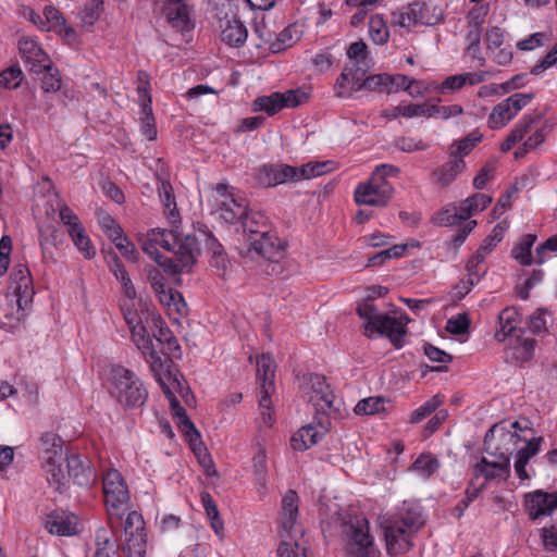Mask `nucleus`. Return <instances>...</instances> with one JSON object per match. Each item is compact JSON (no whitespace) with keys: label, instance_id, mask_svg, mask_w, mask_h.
Segmentation results:
<instances>
[{"label":"nucleus","instance_id":"9","mask_svg":"<svg viewBox=\"0 0 557 557\" xmlns=\"http://www.w3.org/2000/svg\"><path fill=\"white\" fill-rule=\"evenodd\" d=\"M257 376L261 381L259 408L261 420L265 426L273 424L270 413L271 398L270 393L274 389V362L270 356L262 355L257 361Z\"/></svg>","mask_w":557,"mask_h":557},{"label":"nucleus","instance_id":"37","mask_svg":"<svg viewBox=\"0 0 557 557\" xmlns=\"http://www.w3.org/2000/svg\"><path fill=\"white\" fill-rule=\"evenodd\" d=\"M483 138V135L474 131L470 134H468L466 137H463L460 140L454 141L449 148V156L450 158H463L465 156L469 154L471 150L475 147L478 143H480Z\"/></svg>","mask_w":557,"mask_h":557},{"label":"nucleus","instance_id":"64","mask_svg":"<svg viewBox=\"0 0 557 557\" xmlns=\"http://www.w3.org/2000/svg\"><path fill=\"white\" fill-rule=\"evenodd\" d=\"M470 320L467 313H460L448 319L446 330L454 335H462L468 332Z\"/></svg>","mask_w":557,"mask_h":557},{"label":"nucleus","instance_id":"17","mask_svg":"<svg viewBox=\"0 0 557 557\" xmlns=\"http://www.w3.org/2000/svg\"><path fill=\"white\" fill-rule=\"evenodd\" d=\"M221 40L231 47H242L248 38L244 23L235 15L225 14L220 20Z\"/></svg>","mask_w":557,"mask_h":557},{"label":"nucleus","instance_id":"55","mask_svg":"<svg viewBox=\"0 0 557 557\" xmlns=\"http://www.w3.org/2000/svg\"><path fill=\"white\" fill-rule=\"evenodd\" d=\"M44 77L41 79V89L44 92H57L60 90L62 79L60 72L57 67L49 63V69L44 70Z\"/></svg>","mask_w":557,"mask_h":557},{"label":"nucleus","instance_id":"39","mask_svg":"<svg viewBox=\"0 0 557 557\" xmlns=\"http://www.w3.org/2000/svg\"><path fill=\"white\" fill-rule=\"evenodd\" d=\"M431 221L437 226H455L467 220L463 218L460 207L457 209L455 206H449L436 212Z\"/></svg>","mask_w":557,"mask_h":557},{"label":"nucleus","instance_id":"38","mask_svg":"<svg viewBox=\"0 0 557 557\" xmlns=\"http://www.w3.org/2000/svg\"><path fill=\"white\" fill-rule=\"evenodd\" d=\"M418 25H436L443 20V11L437 7H431L426 3L414 2Z\"/></svg>","mask_w":557,"mask_h":557},{"label":"nucleus","instance_id":"14","mask_svg":"<svg viewBox=\"0 0 557 557\" xmlns=\"http://www.w3.org/2000/svg\"><path fill=\"white\" fill-rule=\"evenodd\" d=\"M255 251L271 262H278L284 257V244L271 230L259 237H248Z\"/></svg>","mask_w":557,"mask_h":557},{"label":"nucleus","instance_id":"60","mask_svg":"<svg viewBox=\"0 0 557 557\" xmlns=\"http://www.w3.org/2000/svg\"><path fill=\"white\" fill-rule=\"evenodd\" d=\"M542 119V113L524 115L510 133L517 136L518 140L521 141Z\"/></svg>","mask_w":557,"mask_h":557},{"label":"nucleus","instance_id":"6","mask_svg":"<svg viewBox=\"0 0 557 557\" xmlns=\"http://www.w3.org/2000/svg\"><path fill=\"white\" fill-rule=\"evenodd\" d=\"M522 435L508 430L505 422L494 424L484 436L485 451L495 458L510 462V456L518 448Z\"/></svg>","mask_w":557,"mask_h":557},{"label":"nucleus","instance_id":"22","mask_svg":"<svg viewBox=\"0 0 557 557\" xmlns=\"http://www.w3.org/2000/svg\"><path fill=\"white\" fill-rule=\"evenodd\" d=\"M77 517L73 513L54 510L47 515L45 527L51 534L71 536L77 533Z\"/></svg>","mask_w":557,"mask_h":557},{"label":"nucleus","instance_id":"44","mask_svg":"<svg viewBox=\"0 0 557 557\" xmlns=\"http://www.w3.org/2000/svg\"><path fill=\"white\" fill-rule=\"evenodd\" d=\"M492 202V198L485 194H474L460 205L463 218L468 220L472 214L484 210Z\"/></svg>","mask_w":557,"mask_h":557},{"label":"nucleus","instance_id":"42","mask_svg":"<svg viewBox=\"0 0 557 557\" xmlns=\"http://www.w3.org/2000/svg\"><path fill=\"white\" fill-rule=\"evenodd\" d=\"M392 24L394 27L410 29L418 26L417 13L413 3L404 7L392 13Z\"/></svg>","mask_w":557,"mask_h":557},{"label":"nucleus","instance_id":"3","mask_svg":"<svg viewBox=\"0 0 557 557\" xmlns=\"http://www.w3.org/2000/svg\"><path fill=\"white\" fill-rule=\"evenodd\" d=\"M161 248L173 252L172 258L162 256L158 263L170 274L188 272L195 264L199 252L197 240L194 236L182 237L175 230H164Z\"/></svg>","mask_w":557,"mask_h":557},{"label":"nucleus","instance_id":"11","mask_svg":"<svg viewBox=\"0 0 557 557\" xmlns=\"http://www.w3.org/2000/svg\"><path fill=\"white\" fill-rule=\"evenodd\" d=\"M305 384L309 401L312 403L318 412L326 413L327 410L332 409L335 396L323 375L309 374Z\"/></svg>","mask_w":557,"mask_h":557},{"label":"nucleus","instance_id":"2","mask_svg":"<svg viewBox=\"0 0 557 557\" xmlns=\"http://www.w3.org/2000/svg\"><path fill=\"white\" fill-rule=\"evenodd\" d=\"M357 314L364 320V335L371 338L377 333L389 339L395 348L404 346V337L407 334L409 319L400 311L381 313L372 300L367 299L357 306Z\"/></svg>","mask_w":557,"mask_h":557},{"label":"nucleus","instance_id":"59","mask_svg":"<svg viewBox=\"0 0 557 557\" xmlns=\"http://www.w3.org/2000/svg\"><path fill=\"white\" fill-rule=\"evenodd\" d=\"M140 122L143 135L149 140H154L157 138V128L150 104L143 103Z\"/></svg>","mask_w":557,"mask_h":557},{"label":"nucleus","instance_id":"45","mask_svg":"<svg viewBox=\"0 0 557 557\" xmlns=\"http://www.w3.org/2000/svg\"><path fill=\"white\" fill-rule=\"evenodd\" d=\"M281 92H272L269 96H261L253 101V111H262L269 115H274L283 109Z\"/></svg>","mask_w":557,"mask_h":557},{"label":"nucleus","instance_id":"10","mask_svg":"<svg viewBox=\"0 0 557 557\" xmlns=\"http://www.w3.org/2000/svg\"><path fill=\"white\" fill-rule=\"evenodd\" d=\"M394 193L393 186L387 181L371 175L368 182L361 183L355 190V201L358 205L384 207Z\"/></svg>","mask_w":557,"mask_h":557},{"label":"nucleus","instance_id":"16","mask_svg":"<svg viewBox=\"0 0 557 557\" xmlns=\"http://www.w3.org/2000/svg\"><path fill=\"white\" fill-rule=\"evenodd\" d=\"M166 22L176 30L184 33L193 29L188 5L184 0H166L163 5Z\"/></svg>","mask_w":557,"mask_h":557},{"label":"nucleus","instance_id":"19","mask_svg":"<svg viewBox=\"0 0 557 557\" xmlns=\"http://www.w3.org/2000/svg\"><path fill=\"white\" fill-rule=\"evenodd\" d=\"M298 517V495L295 491L289 490L286 492L282 499V512H281V533L290 534H302V530L297 525Z\"/></svg>","mask_w":557,"mask_h":557},{"label":"nucleus","instance_id":"52","mask_svg":"<svg viewBox=\"0 0 557 557\" xmlns=\"http://www.w3.org/2000/svg\"><path fill=\"white\" fill-rule=\"evenodd\" d=\"M481 27H475L469 25V29L466 36L467 39V51L470 53V55L473 59L479 60L480 65L483 66L485 64V59L481 57L480 54V44H481V34H482Z\"/></svg>","mask_w":557,"mask_h":557},{"label":"nucleus","instance_id":"5","mask_svg":"<svg viewBox=\"0 0 557 557\" xmlns=\"http://www.w3.org/2000/svg\"><path fill=\"white\" fill-rule=\"evenodd\" d=\"M112 373L113 397L125 408L141 407L148 396L141 380L133 371L123 367L114 368Z\"/></svg>","mask_w":557,"mask_h":557},{"label":"nucleus","instance_id":"15","mask_svg":"<svg viewBox=\"0 0 557 557\" xmlns=\"http://www.w3.org/2000/svg\"><path fill=\"white\" fill-rule=\"evenodd\" d=\"M256 180L264 187L276 186L288 181L298 182L296 168L287 164L263 165L258 170Z\"/></svg>","mask_w":557,"mask_h":557},{"label":"nucleus","instance_id":"32","mask_svg":"<svg viewBox=\"0 0 557 557\" xmlns=\"http://www.w3.org/2000/svg\"><path fill=\"white\" fill-rule=\"evenodd\" d=\"M244 232L249 237H259L261 234L270 231L268 218L260 211L247 212L242 221Z\"/></svg>","mask_w":557,"mask_h":557},{"label":"nucleus","instance_id":"4","mask_svg":"<svg viewBox=\"0 0 557 557\" xmlns=\"http://www.w3.org/2000/svg\"><path fill=\"white\" fill-rule=\"evenodd\" d=\"M102 487L109 523L113 524V519L121 520L131 508L129 491L124 478L115 469L104 471Z\"/></svg>","mask_w":557,"mask_h":557},{"label":"nucleus","instance_id":"18","mask_svg":"<svg viewBox=\"0 0 557 557\" xmlns=\"http://www.w3.org/2000/svg\"><path fill=\"white\" fill-rule=\"evenodd\" d=\"M472 474L474 479L484 478L482 484L485 485L488 481L507 480L510 475V462L500 458L491 461L486 457H482L473 467Z\"/></svg>","mask_w":557,"mask_h":557},{"label":"nucleus","instance_id":"25","mask_svg":"<svg viewBox=\"0 0 557 557\" xmlns=\"http://www.w3.org/2000/svg\"><path fill=\"white\" fill-rule=\"evenodd\" d=\"M535 339L516 335L510 338L506 349V360L509 362H527L534 356Z\"/></svg>","mask_w":557,"mask_h":557},{"label":"nucleus","instance_id":"40","mask_svg":"<svg viewBox=\"0 0 557 557\" xmlns=\"http://www.w3.org/2000/svg\"><path fill=\"white\" fill-rule=\"evenodd\" d=\"M72 242L76 248L83 253L86 259H92L96 256L95 247L86 234V231L82 225H76L71 232H69Z\"/></svg>","mask_w":557,"mask_h":557},{"label":"nucleus","instance_id":"51","mask_svg":"<svg viewBox=\"0 0 557 557\" xmlns=\"http://www.w3.org/2000/svg\"><path fill=\"white\" fill-rule=\"evenodd\" d=\"M102 5V0H89L79 12L82 24L91 27L100 17Z\"/></svg>","mask_w":557,"mask_h":557},{"label":"nucleus","instance_id":"7","mask_svg":"<svg viewBox=\"0 0 557 557\" xmlns=\"http://www.w3.org/2000/svg\"><path fill=\"white\" fill-rule=\"evenodd\" d=\"M122 541V549L126 557L145 556L147 548L145 521L138 511L128 512L123 524Z\"/></svg>","mask_w":557,"mask_h":557},{"label":"nucleus","instance_id":"24","mask_svg":"<svg viewBox=\"0 0 557 557\" xmlns=\"http://www.w3.org/2000/svg\"><path fill=\"white\" fill-rule=\"evenodd\" d=\"M146 361L149 363L150 371L154 379L160 384L162 391L165 387L182 386L180 379L171 372L170 369H165V363L161 356L153 349V346L147 350V356H144Z\"/></svg>","mask_w":557,"mask_h":557},{"label":"nucleus","instance_id":"53","mask_svg":"<svg viewBox=\"0 0 557 557\" xmlns=\"http://www.w3.org/2000/svg\"><path fill=\"white\" fill-rule=\"evenodd\" d=\"M356 414H376L385 411V399L383 397H368L358 401L354 409Z\"/></svg>","mask_w":557,"mask_h":557},{"label":"nucleus","instance_id":"33","mask_svg":"<svg viewBox=\"0 0 557 557\" xmlns=\"http://www.w3.org/2000/svg\"><path fill=\"white\" fill-rule=\"evenodd\" d=\"M517 114L511 108L509 101L504 99L495 106L488 115L487 124L492 129L505 127Z\"/></svg>","mask_w":557,"mask_h":557},{"label":"nucleus","instance_id":"28","mask_svg":"<svg viewBox=\"0 0 557 557\" xmlns=\"http://www.w3.org/2000/svg\"><path fill=\"white\" fill-rule=\"evenodd\" d=\"M519 312L513 307H507L498 314V329L495 332V339L504 342L510 337L517 330L519 324Z\"/></svg>","mask_w":557,"mask_h":557},{"label":"nucleus","instance_id":"43","mask_svg":"<svg viewBox=\"0 0 557 557\" xmlns=\"http://www.w3.org/2000/svg\"><path fill=\"white\" fill-rule=\"evenodd\" d=\"M443 396L438 394L432 396L429 400H426L424 404H422L419 408H417L410 413L408 422L410 424L420 423L426 417L435 412L438 409V407L443 404Z\"/></svg>","mask_w":557,"mask_h":557},{"label":"nucleus","instance_id":"63","mask_svg":"<svg viewBox=\"0 0 557 557\" xmlns=\"http://www.w3.org/2000/svg\"><path fill=\"white\" fill-rule=\"evenodd\" d=\"M112 240L123 257L132 262H136L138 260V251L136 250L135 245L129 242L123 233L119 235V238H112Z\"/></svg>","mask_w":557,"mask_h":557},{"label":"nucleus","instance_id":"21","mask_svg":"<svg viewBox=\"0 0 557 557\" xmlns=\"http://www.w3.org/2000/svg\"><path fill=\"white\" fill-rule=\"evenodd\" d=\"M11 280L17 306L20 309L24 310L33 295L30 288L32 277L28 268L24 264L16 265L11 274Z\"/></svg>","mask_w":557,"mask_h":557},{"label":"nucleus","instance_id":"61","mask_svg":"<svg viewBox=\"0 0 557 557\" xmlns=\"http://www.w3.org/2000/svg\"><path fill=\"white\" fill-rule=\"evenodd\" d=\"M97 220L101 228L106 232L109 238H119L123 230L115 222V220L108 213L101 211L97 213Z\"/></svg>","mask_w":557,"mask_h":557},{"label":"nucleus","instance_id":"29","mask_svg":"<svg viewBox=\"0 0 557 557\" xmlns=\"http://www.w3.org/2000/svg\"><path fill=\"white\" fill-rule=\"evenodd\" d=\"M466 168V163L461 158H451L450 161L435 169L432 173L435 183L440 187H446L451 184L458 174Z\"/></svg>","mask_w":557,"mask_h":557},{"label":"nucleus","instance_id":"30","mask_svg":"<svg viewBox=\"0 0 557 557\" xmlns=\"http://www.w3.org/2000/svg\"><path fill=\"white\" fill-rule=\"evenodd\" d=\"M156 296L159 301L166 307L170 314L177 315L176 319L187 313V305L180 292L165 287L156 294Z\"/></svg>","mask_w":557,"mask_h":557},{"label":"nucleus","instance_id":"36","mask_svg":"<svg viewBox=\"0 0 557 557\" xmlns=\"http://www.w3.org/2000/svg\"><path fill=\"white\" fill-rule=\"evenodd\" d=\"M165 228H152L141 242V249L157 263H161L162 255L158 251V247L162 245V237Z\"/></svg>","mask_w":557,"mask_h":557},{"label":"nucleus","instance_id":"8","mask_svg":"<svg viewBox=\"0 0 557 557\" xmlns=\"http://www.w3.org/2000/svg\"><path fill=\"white\" fill-rule=\"evenodd\" d=\"M347 553L351 557H380L381 552L375 546L369 533V523L366 519H357L346 527Z\"/></svg>","mask_w":557,"mask_h":557},{"label":"nucleus","instance_id":"49","mask_svg":"<svg viewBox=\"0 0 557 557\" xmlns=\"http://www.w3.org/2000/svg\"><path fill=\"white\" fill-rule=\"evenodd\" d=\"M129 331L132 334V341L141 351L143 356H147V350H149L153 345L152 341L146 330V326L139 321L135 325L129 326Z\"/></svg>","mask_w":557,"mask_h":557},{"label":"nucleus","instance_id":"20","mask_svg":"<svg viewBox=\"0 0 557 557\" xmlns=\"http://www.w3.org/2000/svg\"><path fill=\"white\" fill-rule=\"evenodd\" d=\"M527 508L532 520L549 516L557 508V492L535 491L527 496Z\"/></svg>","mask_w":557,"mask_h":557},{"label":"nucleus","instance_id":"31","mask_svg":"<svg viewBox=\"0 0 557 557\" xmlns=\"http://www.w3.org/2000/svg\"><path fill=\"white\" fill-rule=\"evenodd\" d=\"M65 460L66 458L64 456L61 460H58L57 458L42 460V467L46 471L48 483L57 492H62V488L65 485L66 475L63 470V462Z\"/></svg>","mask_w":557,"mask_h":557},{"label":"nucleus","instance_id":"13","mask_svg":"<svg viewBox=\"0 0 557 557\" xmlns=\"http://www.w3.org/2000/svg\"><path fill=\"white\" fill-rule=\"evenodd\" d=\"M330 426L331 422L327 417L318 418L317 425L311 423L302 426L293 435L292 447L300 451L308 449L330 430Z\"/></svg>","mask_w":557,"mask_h":557},{"label":"nucleus","instance_id":"47","mask_svg":"<svg viewBox=\"0 0 557 557\" xmlns=\"http://www.w3.org/2000/svg\"><path fill=\"white\" fill-rule=\"evenodd\" d=\"M535 239V235L527 234L512 248L511 255L520 264L530 265L532 263L531 248Z\"/></svg>","mask_w":557,"mask_h":557},{"label":"nucleus","instance_id":"41","mask_svg":"<svg viewBox=\"0 0 557 557\" xmlns=\"http://www.w3.org/2000/svg\"><path fill=\"white\" fill-rule=\"evenodd\" d=\"M200 496L206 513L210 519L212 529L214 530L216 535L222 537L224 525L223 521L220 518L215 502L208 492H202Z\"/></svg>","mask_w":557,"mask_h":557},{"label":"nucleus","instance_id":"23","mask_svg":"<svg viewBox=\"0 0 557 557\" xmlns=\"http://www.w3.org/2000/svg\"><path fill=\"white\" fill-rule=\"evenodd\" d=\"M542 442L543 437L541 436L528 437L527 435H522L521 443H523V446L518 445V448L516 449L517 459L515 462V471L520 480L524 481L530 479V475L525 470V466L529 460L540 451Z\"/></svg>","mask_w":557,"mask_h":557},{"label":"nucleus","instance_id":"26","mask_svg":"<svg viewBox=\"0 0 557 557\" xmlns=\"http://www.w3.org/2000/svg\"><path fill=\"white\" fill-rule=\"evenodd\" d=\"M216 210L220 213V218L227 223L242 222L247 213L245 200L235 197L221 199L216 205Z\"/></svg>","mask_w":557,"mask_h":557},{"label":"nucleus","instance_id":"1","mask_svg":"<svg viewBox=\"0 0 557 557\" xmlns=\"http://www.w3.org/2000/svg\"><path fill=\"white\" fill-rule=\"evenodd\" d=\"M424 523L421 507L407 502H404L395 512L381 517L380 525L387 553L398 555L408 552L413 546V535Z\"/></svg>","mask_w":557,"mask_h":557},{"label":"nucleus","instance_id":"27","mask_svg":"<svg viewBox=\"0 0 557 557\" xmlns=\"http://www.w3.org/2000/svg\"><path fill=\"white\" fill-rule=\"evenodd\" d=\"M67 474L74 483L79 486H90L96 480V474L91 468L85 466L78 456L66 458Z\"/></svg>","mask_w":557,"mask_h":557},{"label":"nucleus","instance_id":"57","mask_svg":"<svg viewBox=\"0 0 557 557\" xmlns=\"http://www.w3.org/2000/svg\"><path fill=\"white\" fill-rule=\"evenodd\" d=\"M438 468V460L431 455H420L411 465L410 469L419 472L422 476H431Z\"/></svg>","mask_w":557,"mask_h":557},{"label":"nucleus","instance_id":"50","mask_svg":"<svg viewBox=\"0 0 557 557\" xmlns=\"http://www.w3.org/2000/svg\"><path fill=\"white\" fill-rule=\"evenodd\" d=\"M158 191L164 206L165 213L169 215V218L175 219L177 216V211L171 184L166 181H161L158 186Z\"/></svg>","mask_w":557,"mask_h":557},{"label":"nucleus","instance_id":"54","mask_svg":"<svg viewBox=\"0 0 557 557\" xmlns=\"http://www.w3.org/2000/svg\"><path fill=\"white\" fill-rule=\"evenodd\" d=\"M23 79L24 74L18 65H12L0 73V86L5 89L20 87Z\"/></svg>","mask_w":557,"mask_h":557},{"label":"nucleus","instance_id":"46","mask_svg":"<svg viewBox=\"0 0 557 557\" xmlns=\"http://www.w3.org/2000/svg\"><path fill=\"white\" fill-rule=\"evenodd\" d=\"M369 35L376 45H384L388 41L389 30L382 15L375 14L369 21Z\"/></svg>","mask_w":557,"mask_h":557},{"label":"nucleus","instance_id":"58","mask_svg":"<svg viewBox=\"0 0 557 557\" xmlns=\"http://www.w3.org/2000/svg\"><path fill=\"white\" fill-rule=\"evenodd\" d=\"M484 261L485 258L481 253L475 252L466 264L467 276L479 283L487 272Z\"/></svg>","mask_w":557,"mask_h":557},{"label":"nucleus","instance_id":"56","mask_svg":"<svg viewBox=\"0 0 557 557\" xmlns=\"http://www.w3.org/2000/svg\"><path fill=\"white\" fill-rule=\"evenodd\" d=\"M294 34H296V30L293 26L286 27L277 35L274 41H271L270 50L273 53H278L286 48L292 47L293 44L299 39V37H295Z\"/></svg>","mask_w":557,"mask_h":557},{"label":"nucleus","instance_id":"35","mask_svg":"<svg viewBox=\"0 0 557 557\" xmlns=\"http://www.w3.org/2000/svg\"><path fill=\"white\" fill-rule=\"evenodd\" d=\"M110 271L113 273L115 278L121 283L124 295L133 300L136 297L135 286L125 270L123 263L119 259L116 255L112 257V261L110 263Z\"/></svg>","mask_w":557,"mask_h":557},{"label":"nucleus","instance_id":"34","mask_svg":"<svg viewBox=\"0 0 557 557\" xmlns=\"http://www.w3.org/2000/svg\"><path fill=\"white\" fill-rule=\"evenodd\" d=\"M42 460H51L57 458L58 460L63 459L64 451L62 446V440L59 435L52 432H47L40 437Z\"/></svg>","mask_w":557,"mask_h":557},{"label":"nucleus","instance_id":"62","mask_svg":"<svg viewBox=\"0 0 557 557\" xmlns=\"http://www.w3.org/2000/svg\"><path fill=\"white\" fill-rule=\"evenodd\" d=\"M429 117L447 120L462 113V107L459 104L436 106L429 104Z\"/></svg>","mask_w":557,"mask_h":557},{"label":"nucleus","instance_id":"48","mask_svg":"<svg viewBox=\"0 0 557 557\" xmlns=\"http://www.w3.org/2000/svg\"><path fill=\"white\" fill-rule=\"evenodd\" d=\"M332 170V162H309L307 164L301 165L300 168H296L297 181L309 180L312 177H317L323 174H326Z\"/></svg>","mask_w":557,"mask_h":557},{"label":"nucleus","instance_id":"12","mask_svg":"<svg viewBox=\"0 0 557 557\" xmlns=\"http://www.w3.org/2000/svg\"><path fill=\"white\" fill-rule=\"evenodd\" d=\"M18 49L29 72L40 74L45 69H49L51 63L49 55L34 39L28 37L20 39Z\"/></svg>","mask_w":557,"mask_h":557}]
</instances>
